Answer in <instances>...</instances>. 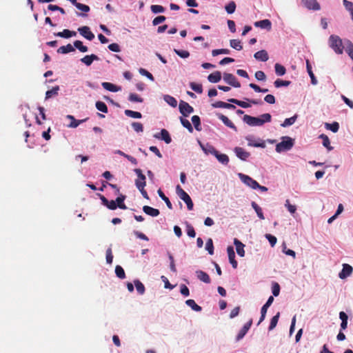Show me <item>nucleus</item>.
Returning <instances> with one entry per match:
<instances>
[{
	"label": "nucleus",
	"instance_id": "nucleus-1",
	"mask_svg": "<svg viewBox=\"0 0 353 353\" xmlns=\"http://www.w3.org/2000/svg\"><path fill=\"white\" fill-rule=\"evenodd\" d=\"M271 119L272 117L269 113L263 114L260 117L245 114L243 118V121L250 126H261L265 123L270 122Z\"/></svg>",
	"mask_w": 353,
	"mask_h": 353
},
{
	"label": "nucleus",
	"instance_id": "nucleus-2",
	"mask_svg": "<svg viewBox=\"0 0 353 353\" xmlns=\"http://www.w3.org/2000/svg\"><path fill=\"white\" fill-rule=\"evenodd\" d=\"M329 46L337 54H341L343 52L344 46L343 45L342 39L335 34H332L329 37Z\"/></svg>",
	"mask_w": 353,
	"mask_h": 353
},
{
	"label": "nucleus",
	"instance_id": "nucleus-3",
	"mask_svg": "<svg viewBox=\"0 0 353 353\" xmlns=\"http://www.w3.org/2000/svg\"><path fill=\"white\" fill-rule=\"evenodd\" d=\"M294 145V141L289 137H283L281 142L276 145V151L277 152H282L284 151L290 150Z\"/></svg>",
	"mask_w": 353,
	"mask_h": 353
},
{
	"label": "nucleus",
	"instance_id": "nucleus-4",
	"mask_svg": "<svg viewBox=\"0 0 353 353\" xmlns=\"http://www.w3.org/2000/svg\"><path fill=\"white\" fill-rule=\"evenodd\" d=\"M239 176L242 182L251 188L255 190L257 189V187H259V183L250 176L241 173L239 174Z\"/></svg>",
	"mask_w": 353,
	"mask_h": 353
},
{
	"label": "nucleus",
	"instance_id": "nucleus-5",
	"mask_svg": "<svg viewBox=\"0 0 353 353\" xmlns=\"http://www.w3.org/2000/svg\"><path fill=\"white\" fill-rule=\"evenodd\" d=\"M223 80L229 85L234 88H240L241 83L238 81L235 76L230 73L225 72L223 76Z\"/></svg>",
	"mask_w": 353,
	"mask_h": 353
},
{
	"label": "nucleus",
	"instance_id": "nucleus-6",
	"mask_svg": "<svg viewBox=\"0 0 353 353\" xmlns=\"http://www.w3.org/2000/svg\"><path fill=\"white\" fill-rule=\"evenodd\" d=\"M179 111L180 113L184 117H188V115L194 112V108L187 102L181 101L179 103Z\"/></svg>",
	"mask_w": 353,
	"mask_h": 353
},
{
	"label": "nucleus",
	"instance_id": "nucleus-7",
	"mask_svg": "<svg viewBox=\"0 0 353 353\" xmlns=\"http://www.w3.org/2000/svg\"><path fill=\"white\" fill-rule=\"evenodd\" d=\"M79 32L85 39L92 41L94 38V34L90 31L88 26H83L78 29Z\"/></svg>",
	"mask_w": 353,
	"mask_h": 353
},
{
	"label": "nucleus",
	"instance_id": "nucleus-8",
	"mask_svg": "<svg viewBox=\"0 0 353 353\" xmlns=\"http://www.w3.org/2000/svg\"><path fill=\"white\" fill-rule=\"evenodd\" d=\"M252 319H250V321L243 325V327L241 329V330L239 331L236 336V340L237 341H240L245 336V335L247 334L250 327L252 326Z\"/></svg>",
	"mask_w": 353,
	"mask_h": 353
},
{
	"label": "nucleus",
	"instance_id": "nucleus-9",
	"mask_svg": "<svg viewBox=\"0 0 353 353\" xmlns=\"http://www.w3.org/2000/svg\"><path fill=\"white\" fill-rule=\"evenodd\" d=\"M303 5L310 10H319L321 9L320 4L316 0H302Z\"/></svg>",
	"mask_w": 353,
	"mask_h": 353
},
{
	"label": "nucleus",
	"instance_id": "nucleus-10",
	"mask_svg": "<svg viewBox=\"0 0 353 353\" xmlns=\"http://www.w3.org/2000/svg\"><path fill=\"white\" fill-rule=\"evenodd\" d=\"M234 151L236 157L243 161H246L247 159L250 156V152L245 151L241 147H236Z\"/></svg>",
	"mask_w": 353,
	"mask_h": 353
},
{
	"label": "nucleus",
	"instance_id": "nucleus-11",
	"mask_svg": "<svg viewBox=\"0 0 353 353\" xmlns=\"http://www.w3.org/2000/svg\"><path fill=\"white\" fill-rule=\"evenodd\" d=\"M353 268L349 264L345 263L343 265V269L341 272L339 273V276L341 279H345L347 276H350L352 273Z\"/></svg>",
	"mask_w": 353,
	"mask_h": 353
},
{
	"label": "nucleus",
	"instance_id": "nucleus-12",
	"mask_svg": "<svg viewBox=\"0 0 353 353\" xmlns=\"http://www.w3.org/2000/svg\"><path fill=\"white\" fill-rule=\"evenodd\" d=\"M99 196L103 205H105L108 209L112 210L117 209V205L115 201H109L103 195L101 194H99Z\"/></svg>",
	"mask_w": 353,
	"mask_h": 353
},
{
	"label": "nucleus",
	"instance_id": "nucleus-13",
	"mask_svg": "<svg viewBox=\"0 0 353 353\" xmlns=\"http://www.w3.org/2000/svg\"><path fill=\"white\" fill-rule=\"evenodd\" d=\"M227 252L230 263L232 264L233 268H236L238 264L237 261L235 260V252L234 251L233 247L228 246L227 248Z\"/></svg>",
	"mask_w": 353,
	"mask_h": 353
},
{
	"label": "nucleus",
	"instance_id": "nucleus-14",
	"mask_svg": "<svg viewBox=\"0 0 353 353\" xmlns=\"http://www.w3.org/2000/svg\"><path fill=\"white\" fill-rule=\"evenodd\" d=\"M176 191L179 198L181 200H183L185 203L191 200V198L189 196V194L186 192H185L179 185H176Z\"/></svg>",
	"mask_w": 353,
	"mask_h": 353
},
{
	"label": "nucleus",
	"instance_id": "nucleus-15",
	"mask_svg": "<svg viewBox=\"0 0 353 353\" xmlns=\"http://www.w3.org/2000/svg\"><path fill=\"white\" fill-rule=\"evenodd\" d=\"M255 27H259L263 29L270 30L272 28V23L269 19H263L254 23Z\"/></svg>",
	"mask_w": 353,
	"mask_h": 353
},
{
	"label": "nucleus",
	"instance_id": "nucleus-16",
	"mask_svg": "<svg viewBox=\"0 0 353 353\" xmlns=\"http://www.w3.org/2000/svg\"><path fill=\"white\" fill-rule=\"evenodd\" d=\"M234 244L236 246V250L237 254L243 257L245 256V250H244V244L242 243L239 239H234Z\"/></svg>",
	"mask_w": 353,
	"mask_h": 353
},
{
	"label": "nucleus",
	"instance_id": "nucleus-17",
	"mask_svg": "<svg viewBox=\"0 0 353 353\" xmlns=\"http://www.w3.org/2000/svg\"><path fill=\"white\" fill-rule=\"evenodd\" d=\"M134 171L138 177V179L135 180L136 186L138 187V185L141 183H143L145 185H146L145 176L142 173L141 170L137 168V169H134Z\"/></svg>",
	"mask_w": 353,
	"mask_h": 353
},
{
	"label": "nucleus",
	"instance_id": "nucleus-18",
	"mask_svg": "<svg viewBox=\"0 0 353 353\" xmlns=\"http://www.w3.org/2000/svg\"><path fill=\"white\" fill-rule=\"evenodd\" d=\"M99 59V58L97 55L92 54L90 55H85L81 59V61L85 63L86 65L89 66L94 61H98Z\"/></svg>",
	"mask_w": 353,
	"mask_h": 353
},
{
	"label": "nucleus",
	"instance_id": "nucleus-19",
	"mask_svg": "<svg viewBox=\"0 0 353 353\" xmlns=\"http://www.w3.org/2000/svg\"><path fill=\"white\" fill-rule=\"evenodd\" d=\"M143 211L148 215H150L151 216H157L160 212L158 209L153 208L148 205H144L143 207Z\"/></svg>",
	"mask_w": 353,
	"mask_h": 353
},
{
	"label": "nucleus",
	"instance_id": "nucleus-20",
	"mask_svg": "<svg viewBox=\"0 0 353 353\" xmlns=\"http://www.w3.org/2000/svg\"><path fill=\"white\" fill-rule=\"evenodd\" d=\"M254 57L256 59L261 61H266L269 59L268 54L265 50H262L256 52L254 54Z\"/></svg>",
	"mask_w": 353,
	"mask_h": 353
},
{
	"label": "nucleus",
	"instance_id": "nucleus-21",
	"mask_svg": "<svg viewBox=\"0 0 353 353\" xmlns=\"http://www.w3.org/2000/svg\"><path fill=\"white\" fill-rule=\"evenodd\" d=\"M219 119L222 121V122L228 127L232 128L234 131H237L236 127L234 125V124L225 115L223 114H219Z\"/></svg>",
	"mask_w": 353,
	"mask_h": 353
},
{
	"label": "nucleus",
	"instance_id": "nucleus-22",
	"mask_svg": "<svg viewBox=\"0 0 353 353\" xmlns=\"http://www.w3.org/2000/svg\"><path fill=\"white\" fill-rule=\"evenodd\" d=\"M196 274L197 278L200 281H203V282H204L205 283H210V281H211L209 275L206 272H203L202 270H197L196 272Z\"/></svg>",
	"mask_w": 353,
	"mask_h": 353
},
{
	"label": "nucleus",
	"instance_id": "nucleus-23",
	"mask_svg": "<svg viewBox=\"0 0 353 353\" xmlns=\"http://www.w3.org/2000/svg\"><path fill=\"white\" fill-rule=\"evenodd\" d=\"M208 79L211 83H218L221 79V73L219 71H216L208 75Z\"/></svg>",
	"mask_w": 353,
	"mask_h": 353
},
{
	"label": "nucleus",
	"instance_id": "nucleus-24",
	"mask_svg": "<svg viewBox=\"0 0 353 353\" xmlns=\"http://www.w3.org/2000/svg\"><path fill=\"white\" fill-rule=\"evenodd\" d=\"M306 68H307V71L308 72V74L311 79V83L313 84V85H316L317 83V80L312 72V65L310 63V61L308 59L306 60Z\"/></svg>",
	"mask_w": 353,
	"mask_h": 353
},
{
	"label": "nucleus",
	"instance_id": "nucleus-25",
	"mask_svg": "<svg viewBox=\"0 0 353 353\" xmlns=\"http://www.w3.org/2000/svg\"><path fill=\"white\" fill-rule=\"evenodd\" d=\"M345 52L353 61V43L349 39L345 40Z\"/></svg>",
	"mask_w": 353,
	"mask_h": 353
},
{
	"label": "nucleus",
	"instance_id": "nucleus-26",
	"mask_svg": "<svg viewBox=\"0 0 353 353\" xmlns=\"http://www.w3.org/2000/svg\"><path fill=\"white\" fill-rule=\"evenodd\" d=\"M55 36L63 37V38H70L71 37L76 35V32L70 31L68 29L63 30L62 32H59L54 34Z\"/></svg>",
	"mask_w": 353,
	"mask_h": 353
},
{
	"label": "nucleus",
	"instance_id": "nucleus-27",
	"mask_svg": "<svg viewBox=\"0 0 353 353\" xmlns=\"http://www.w3.org/2000/svg\"><path fill=\"white\" fill-rule=\"evenodd\" d=\"M339 318L341 320V329L342 330H344L347 327L348 316H347V315L346 314L345 312H340V313H339Z\"/></svg>",
	"mask_w": 353,
	"mask_h": 353
},
{
	"label": "nucleus",
	"instance_id": "nucleus-28",
	"mask_svg": "<svg viewBox=\"0 0 353 353\" xmlns=\"http://www.w3.org/2000/svg\"><path fill=\"white\" fill-rule=\"evenodd\" d=\"M74 51V48L71 44L61 46L58 50L57 52L60 54H67Z\"/></svg>",
	"mask_w": 353,
	"mask_h": 353
},
{
	"label": "nucleus",
	"instance_id": "nucleus-29",
	"mask_svg": "<svg viewBox=\"0 0 353 353\" xmlns=\"http://www.w3.org/2000/svg\"><path fill=\"white\" fill-rule=\"evenodd\" d=\"M251 205L254 211L256 212L258 217L261 220L265 219V216L263 215V212L261 208L254 201H252Z\"/></svg>",
	"mask_w": 353,
	"mask_h": 353
},
{
	"label": "nucleus",
	"instance_id": "nucleus-30",
	"mask_svg": "<svg viewBox=\"0 0 353 353\" xmlns=\"http://www.w3.org/2000/svg\"><path fill=\"white\" fill-rule=\"evenodd\" d=\"M229 102L234 103L243 108H248L251 107L250 103H247L245 101H240L236 99H229L228 100Z\"/></svg>",
	"mask_w": 353,
	"mask_h": 353
},
{
	"label": "nucleus",
	"instance_id": "nucleus-31",
	"mask_svg": "<svg viewBox=\"0 0 353 353\" xmlns=\"http://www.w3.org/2000/svg\"><path fill=\"white\" fill-rule=\"evenodd\" d=\"M101 85L104 89L110 92H115L120 90V88L109 82H103Z\"/></svg>",
	"mask_w": 353,
	"mask_h": 353
},
{
	"label": "nucleus",
	"instance_id": "nucleus-32",
	"mask_svg": "<svg viewBox=\"0 0 353 353\" xmlns=\"http://www.w3.org/2000/svg\"><path fill=\"white\" fill-rule=\"evenodd\" d=\"M214 157L221 163L223 165H228V163H229V157L227 154H220L219 152L218 151Z\"/></svg>",
	"mask_w": 353,
	"mask_h": 353
},
{
	"label": "nucleus",
	"instance_id": "nucleus-33",
	"mask_svg": "<svg viewBox=\"0 0 353 353\" xmlns=\"http://www.w3.org/2000/svg\"><path fill=\"white\" fill-rule=\"evenodd\" d=\"M125 197L126 196L125 195L121 194L119 196H118L116 199L115 202L117 203V207H119V208L123 209V210L127 209V206L125 205V204L123 202L124 200L125 199Z\"/></svg>",
	"mask_w": 353,
	"mask_h": 353
},
{
	"label": "nucleus",
	"instance_id": "nucleus-34",
	"mask_svg": "<svg viewBox=\"0 0 353 353\" xmlns=\"http://www.w3.org/2000/svg\"><path fill=\"white\" fill-rule=\"evenodd\" d=\"M319 138L323 141V145L328 150H332L333 149V147L330 145V139L326 134H322L319 136Z\"/></svg>",
	"mask_w": 353,
	"mask_h": 353
},
{
	"label": "nucleus",
	"instance_id": "nucleus-35",
	"mask_svg": "<svg viewBox=\"0 0 353 353\" xmlns=\"http://www.w3.org/2000/svg\"><path fill=\"white\" fill-rule=\"evenodd\" d=\"M247 141H248V145L249 146L252 147H256V148H264L265 147V143L264 141H261V142H256L253 140H252L250 138H246Z\"/></svg>",
	"mask_w": 353,
	"mask_h": 353
},
{
	"label": "nucleus",
	"instance_id": "nucleus-36",
	"mask_svg": "<svg viewBox=\"0 0 353 353\" xmlns=\"http://www.w3.org/2000/svg\"><path fill=\"white\" fill-rule=\"evenodd\" d=\"M185 303L196 312H200L202 310L201 307L197 305L193 299H188Z\"/></svg>",
	"mask_w": 353,
	"mask_h": 353
},
{
	"label": "nucleus",
	"instance_id": "nucleus-37",
	"mask_svg": "<svg viewBox=\"0 0 353 353\" xmlns=\"http://www.w3.org/2000/svg\"><path fill=\"white\" fill-rule=\"evenodd\" d=\"M137 291L139 294H143L145 289L144 285L138 279L134 281Z\"/></svg>",
	"mask_w": 353,
	"mask_h": 353
},
{
	"label": "nucleus",
	"instance_id": "nucleus-38",
	"mask_svg": "<svg viewBox=\"0 0 353 353\" xmlns=\"http://www.w3.org/2000/svg\"><path fill=\"white\" fill-rule=\"evenodd\" d=\"M59 90V86L57 85L53 87L51 90H48L46 92V99H48L53 96H57L58 94V92Z\"/></svg>",
	"mask_w": 353,
	"mask_h": 353
},
{
	"label": "nucleus",
	"instance_id": "nucleus-39",
	"mask_svg": "<svg viewBox=\"0 0 353 353\" xmlns=\"http://www.w3.org/2000/svg\"><path fill=\"white\" fill-rule=\"evenodd\" d=\"M161 139L163 140L166 143H170L172 141V139L170 136L168 131L165 129H162L161 131Z\"/></svg>",
	"mask_w": 353,
	"mask_h": 353
},
{
	"label": "nucleus",
	"instance_id": "nucleus-40",
	"mask_svg": "<svg viewBox=\"0 0 353 353\" xmlns=\"http://www.w3.org/2000/svg\"><path fill=\"white\" fill-rule=\"evenodd\" d=\"M165 101H166L170 105H171L173 108L176 107L177 105V101L176 99L170 95L166 94L163 97Z\"/></svg>",
	"mask_w": 353,
	"mask_h": 353
},
{
	"label": "nucleus",
	"instance_id": "nucleus-41",
	"mask_svg": "<svg viewBox=\"0 0 353 353\" xmlns=\"http://www.w3.org/2000/svg\"><path fill=\"white\" fill-rule=\"evenodd\" d=\"M157 192H158L159 196L161 197V199L165 201L167 207L169 209H172V205L170 201L169 200L168 197H167L164 194V193L162 192V190L161 189H159Z\"/></svg>",
	"mask_w": 353,
	"mask_h": 353
},
{
	"label": "nucleus",
	"instance_id": "nucleus-42",
	"mask_svg": "<svg viewBox=\"0 0 353 353\" xmlns=\"http://www.w3.org/2000/svg\"><path fill=\"white\" fill-rule=\"evenodd\" d=\"M95 106H96L97 109L98 110L101 111V112L107 113L108 112V106L103 101H97Z\"/></svg>",
	"mask_w": 353,
	"mask_h": 353
},
{
	"label": "nucleus",
	"instance_id": "nucleus-43",
	"mask_svg": "<svg viewBox=\"0 0 353 353\" xmlns=\"http://www.w3.org/2000/svg\"><path fill=\"white\" fill-rule=\"evenodd\" d=\"M279 316H280V313L277 312V314L271 319L270 323V325L268 327V330L270 331L272 330L276 326L278 321H279Z\"/></svg>",
	"mask_w": 353,
	"mask_h": 353
},
{
	"label": "nucleus",
	"instance_id": "nucleus-44",
	"mask_svg": "<svg viewBox=\"0 0 353 353\" xmlns=\"http://www.w3.org/2000/svg\"><path fill=\"white\" fill-rule=\"evenodd\" d=\"M274 68H275V72L278 76H283L286 72L285 68L279 63H276L274 65Z\"/></svg>",
	"mask_w": 353,
	"mask_h": 353
},
{
	"label": "nucleus",
	"instance_id": "nucleus-45",
	"mask_svg": "<svg viewBox=\"0 0 353 353\" xmlns=\"http://www.w3.org/2000/svg\"><path fill=\"white\" fill-rule=\"evenodd\" d=\"M325 128L327 130H331L333 132H337L339 129V124L338 122H333L332 123H325Z\"/></svg>",
	"mask_w": 353,
	"mask_h": 353
},
{
	"label": "nucleus",
	"instance_id": "nucleus-46",
	"mask_svg": "<svg viewBox=\"0 0 353 353\" xmlns=\"http://www.w3.org/2000/svg\"><path fill=\"white\" fill-rule=\"evenodd\" d=\"M124 113L126 116L132 118L140 119L142 117V115L139 112H135L130 110H125Z\"/></svg>",
	"mask_w": 353,
	"mask_h": 353
},
{
	"label": "nucleus",
	"instance_id": "nucleus-47",
	"mask_svg": "<svg viewBox=\"0 0 353 353\" xmlns=\"http://www.w3.org/2000/svg\"><path fill=\"white\" fill-rule=\"evenodd\" d=\"M230 46L237 50H241L243 48L241 41L239 39H231L230 41Z\"/></svg>",
	"mask_w": 353,
	"mask_h": 353
},
{
	"label": "nucleus",
	"instance_id": "nucleus-48",
	"mask_svg": "<svg viewBox=\"0 0 353 353\" xmlns=\"http://www.w3.org/2000/svg\"><path fill=\"white\" fill-rule=\"evenodd\" d=\"M192 123H193L195 129L198 131H200L201 130L200 117L197 115H194L192 117Z\"/></svg>",
	"mask_w": 353,
	"mask_h": 353
},
{
	"label": "nucleus",
	"instance_id": "nucleus-49",
	"mask_svg": "<svg viewBox=\"0 0 353 353\" xmlns=\"http://www.w3.org/2000/svg\"><path fill=\"white\" fill-rule=\"evenodd\" d=\"M115 274L117 277L121 279H123L125 278V273L123 268L120 265H117L115 268Z\"/></svg>",
	"mask_w": 353,
	"mask_h": 353
},
{
	"label": "nucleus",
	"instance_id": "nucleus-50",
	"mask_svg": "<svg viewBox=\"0 0 353 353\" xmlns=\"http://www.w3.org/2000/svg\"><path fill=\"white\" fill-rule=\"evenodd\" d=\"M74 47H75L76 48H77L79 51H81V52H85L88 51V47L85 46H83V42L81 41H75L74 42Z\"/></svg>",
	"mask_w": 353,
	"mask_h": 353
},
{
	"label": "nucleus",
	"instance_id": "nucleus-51",
	"mask_svg": "<svg viewBox=\"0 0 353 353\" xmlns=\"http://www.w3.org/2000/svg\"><path fill=\"white\" fill-rule=\"evenodd\" d=\"M296 118L297 115H294L290 118L285 119L283 123L281 124V126L285 128L294 124L296 120Z\"/></svg>",
	"mask_w": 353,
	"mask_h": 353
},
{
	"label": "nucleus",
	"instance_id": "nucleus-52",
	"mask_svg": "<svg viewBox=\"0 0 353 353\" xmlns=\"http://www.w3.org/2000/svg\"><path fill=\"white\" fill-rule=\"evenodd\" d=\"M180 121H181L182 125L184 128H185L190 132H193V128H192L190 122L188 119L181 117Z\"/></svg>",
	"mask_w": 353,
	"mask_h": 353
},
{
	"label": "nucleus",
	"instance_id": "nucleus-53",
	"mask_svg": "<svg viewBox=\"0 0 353 353\" xmlns=\"http://www.w3.org/2000/svg\"><path fill=\"white\" fill-rule=\"evenodd\" d=\"M343 3L345 9L350 12L353 21V3L347 0H343Z\"/></svg>",
	"mask_w": 353,
	"mask_h": 353
},
{
	"label": "nucleus",
	"instance_id": "nucleus-54",
	"mask_svg": "<svg viewBox=\"0 0 353 353\" xmlns=\"http://www.w3.org/2000/svg\"><path fill=\"white\" fill-rule=\"evenodd\" d=\"M190 86L194 92L201 94L203 92V87L201 84L191 82Z\"/></svg>",
	"mask_w": 353,
	"mask_h": 353
},
{
	"label": "nucleus",
	"instance_id": "nucleus-55",
	"mask_svg": "<svg viewBox=\"0 0 353 353\" xmlns=\"http://www.w3.org/2000/svg\"><path fill=\"white\" fill-rule=\"evenodd\" d=\"M72 5H74L79 10H81L84 12H88L90 10L88 6L78 3L77 1L76 3H74Z\"/></svg>",
	"mask_w": 353,
	"mask_h": 353
},
{
	"label": "nucleus",
	"instance_id": "nucleus-56",
	"mask_svg": "<svg viewBox=\"0 0 353 353\" xmlns=\"http://www.w3.org/2000/svg\"><path fill=\"white\" fill-rule=\"evenodd\" d=\"M205 249L210 254H214V245L212 239H208L205 243Z\"/></svg>",
	"mask_w": 353,
	"mask_h": 353
},
{
	"label": "nucleus",
	"instance_id": "nucleus-57",
	"mask_svg": "<svg viewBox=\"0 0 353 353\" xmlns=\"http://www.w3.org/2000/svg\"><path fill=\"white\" fill-rule=\"evenodd\" d=\"M290 83L291 81H283L278 79L274 81V85L276 88H280L282 86H288Z\"/></svg>",
	"mask_w": 353,
	"mask_h": 353
},
{
	"label": "nucleus",
	"instance_id": "nucleus-58",
	"mask_svg": "<svg viewBox=\"0 0 353 353\" xmlns=\"http://www.w3.org/2000/svg\"><path fill=\"white\" fill-rule=\"evenodd\" d=\"M150 9L154 14L161 13L165 11L164 7L160 5H152Z\"/></svg>",
	"mask_w": 353,
	"mask_h": 353
},
{
	"label": "nucleus",
	"instance_id": "nucleus-59",
	"mask_svg": "<svg viewBox=\"0 0 353 353\" xmlns=\"http://www.w3.org/2000/svg\"><path fill=\"white\" fill-rule=\"evenodd\" d=\"M225 10L228 14H232L236 10V3L234 1H230L225 6Z\"/></svg>",
	"mask_w": 353,
	"mask_h": 353
},
{
	"label": "nucleus",
	"instance_id": "nucleus-60",
	"mask_svg": "<svg viewBox=\"0 0 353 353\" xmlns=\"http://www.w3.org/2000/svg\"><path fill=\"white\" fill-rule=\"evenodd\" d=\"M174 52L181 58H188L190 56V52L187 50L174 49Z\"/></svg>",
	"mask_w": 353,
	"mask_h": 353
},
{
	"label": "nucleus",
	"instance_id": "nucleus-61",
	"mask_svg": "<svg viewBox=\"0 0 353 353\" xmlns=\"http://www.w3.org/2000/svg\"><path fill=\"white\" fill-rule=\"evenodd\" d=\"M273 301H274V298H273V296H270L268 298L267 302L261 307V311H263V312L267 313V310H268V307L272 305Z\"/></svg>",
	"mask_w": 353,
	"mask_h": 353
},
{
	"label": "nucleus",
	"instance_id": "nucleus-62",
	"mask_svg": "<svg viewBox=\"0 0 353 353\" xmlns=\"http://www.w3.org/2000/svg\"><path fill=\"white\" fill-rule=\"evenodd\" d=\"M132 126L137 132H142L143 131V126L142 123L139 122H132Z\"/></svg>",
	"mask_w": 353,
	"mask_h": 353
},
{
	"label": "nucleus",
	"instance_id": "nucleus-63",
	"mask_svg": "<svg viewBox=\"0 0 353 353\" xmlns=\"http://www.w3.org/2000/svg\"><path fill=\"white\" fill-rule=\"evenodd\" d=\"M128 99L130 101L133 102H143V99L141 98L138 94L134 93L130 94Z\"/></svg>",
	"mask_w": 353,
	"mask_h": 353
},
{
	"label": "nucleus",
	"instance_id": "nucleus-64",
	"mask_svg": "<svg viewBox=\"0 0 353 353\" xmlns=\"http://www.w3.org/2000/svg\"><path fill=\"white\" fill-rule=\"evenodd\" d=\"M265 238L268 240V241L272 247H274L275 245V244L276 243L277 239L274 236H273L270 234H266Z\"/></svg>",
	"mask_w": 353,
	"mask_h": 353
}]
</instances>
